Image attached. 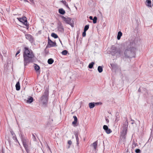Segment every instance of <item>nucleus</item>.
<instances>
[{"label": "nucleus", "mask_w": 153, "mask_h": 153, "mask_svg": "<svg viewBox=\"0 0 153 153\" xmlns=\"http://www.w3.org/2000/svg\"><path fill=\"white\" fill-rule=\"evenodd\" d=\"M70 148V146H68V148Z\"/></svg>", "instance_id": "61"}, {"label": "nucleus", "mask_w": 153, "mask_h": 153, "mask_svg": "<svg viewBox=\"0 0 153 153\" xmlns=\"http://www.w3.org/2000/svg\"><path fill=\"white\" fill-rule=\"evenodd\" d=\"M89 106L90 108H93L95 106L94 102H91L89 103Z\"/></svg>", "instance_id": "23"}, {"label": "nucleus", "mask_w": 153, "mask_h": 153, "mask_svg": "<svg viewBox=\"0 0 153 153\" xmlns=\"http://www.w3.org/2000/svg\"><path fill=\"white\" fill-rule=\"evenodd\" d=\"M110 65L113 69L116 70L117 69V65L116 64L111 63Z\"/></svg>", "instance_id": "18"}, {"label": "nucleus", "mask_w": 153, "mask_h": 153, "mask_svg": "<svg viewBox=\"0 0 153 153\" xmlns=\"http://www.w3.org/2000/svg\"><path fill=\"white\" fill-rule=\"evenodd\" d=\"M31 2H33V0H29Z\"/></svg>", "instance_id": "55"}, {"label": "nucleus", "mask_w": 153, "mask_h": 153, "mask_svg": "<svg viewBox=\"0 0 153 153\" xmlns=\"http://www.w3.org/2000/svg\"><path fill=\"white\" fill-rule=\"evenodd\" d=\"M17 140V138H16V139H15L14 140L15 141H16V140Z\"/></svg>", "instance_id": "60"}, {"label": "nucleus", "mask_w": 153, "mask_h": 153, "mask_svg": "<svg viewBox=\"0 0 153 153\" xmlns=\"http://www.w3.org/2000/svg\"><path fill=\"white\" fill-rule=\"evenodd\" d=\"M103 129L107 134H109L112 132V131L111 129L110 128H108V126L107 125H104L103 126Z\"/></svg>", "instance_id": "9"}, {"label": "nucleus", "mask_w": 153, "mask_h": 153, "mask_svg": "<svg viewBox=\"0 0 153 153\" xmlns=\"http://www.w3.org/2000/svg\"><path fill=\"white\" fill-rule=\"evenodd\" d=\"M23 0L25 2H29L27 0Z\"/></svg>", "instance_id": "52"}, {"label": "nucleus", "mask_w": 153, "mask_h": 153, "mask_svg": "<svg viewBox=\"0 0 153 153\" xmlns=\"http://www.w3.org/2000/svg\"><path fill=\"white\" fill-rule=\"evenodd\" d=\"M146 5L148 7H152V1L151 0H146L145 3Z\"/></svg>", "instance_id": "13"}, {"label": "nucleus", "mask_w": 153, "mask_h": 153, "mask_svg": "<svg viewBox=\"0 0 153 153\" xmlns=\"http://www.w3.org/2000/svg\"><path fill=\"white\" fill-rule=\"evenodd\" d=\"M131 123V124H133L134 123Z\"/></svg>", "instance_id": "63"}, {"label": "nucleus", "mask_w": 153, "mask_h": 153, "mask_svg": "<svg viewBox=\"0 0 153 153\" xmlns=\"http://www.w3.org/2000/svg\"><path fill=\"white\" fill-rule=\"evenodd\" d=\"M152 1H153V4H152V6H153V0H152Z\"/></svg>", "instance_id": "64"}, {"label": "nucleus", "mask_w": 153, "mask_h": 153, "mask_svg": "<svg viewBox=\"0 0 153 153\" xmlns=\"http://www.w3.org/2000/svg\"><path fill=\"white\" fill-rule=\"evenodd\" d=\"M23 56L25 66L30 62H33L35 57L33 51L27 47L24 48Z\"/></svg>", "instance_id": "2"}, {"label": "nucleus", "mask_w": 153, "mask_h": 153, "mask_svg": "<svg viewBox=\"0 0 153 153\" xmlns=\"http://www.w3.org/2000/svg\"><path fill=\"white\" fill-rule=\"evenodd\" d=\"M97 18L96 16H94L93 19V22L94 24H95L97 22Z\"/></svg>", "instance_id": "31"}, {"label": "nucleus", "mask_w": 153, "mask_h": 153, "mask_svg": "<svg viewBox=\"0 0 153 153\" xmlns=\"http://www.w3.org/2000/svg\"><path fill=\"white\" fill-rule=\"evenodd\" d=\"M95 63L94 62H92L90 63L88 66V67L90 69H91L93 68V66L94 65Z\"/></svg>", "instance_id": "28"}, {"label": "nucleus", "mask_w": 153, "mask_h": 153, "mask_svg": "<svg viewBox=\"0 0 153 153\" xmlns=\"http://www.w3.org/2000/svg\"><path fill=\"white\" fill-rule=\"evenodd\" d=\"M111 53L112 56H116L117 58L121 56L122 53L121 52L120 48H117L113 45L111 47Z\"/></svg>", "instance_id": "3"}, {"label": "nucleus", "mask_w": 153, "mask_h": 153, "mask_svg": "<svg viewBox=\"0 0 153 153\" xmlns=\"http://www.w3.org/2000/svg\"><path fill=\"white\" fill-rule=\"evenodd\" d=\"M8 142L9 143V144H10V139H8Z\"/></svg>", "instance_id": "51"}, {"label": "nucleus", "mask_w": 153, "mask_h": 153, "mask_svg": "<svg viewBox=\"0 0 153 153\" xmlns=\"http://www.w3.org/2000/svg\"><path fill=\"white\" fill-rule=\"evenodd\" d=\"M105 119L107 123H108L109 122V120L106 117H105Z\"/></svg>", "instance_id": "47"}, {"label": "nucleus", "mask_w": 153, "mask_h": 153, "mask_svg": "<svg viewBox=\"0 0 153 153\" xmlns=\"http://www.w3.org/2000/svg\"><path fill=\"white\" fill-rule=\"evenodd\" d=\"M65 6L68 8L69 10H70V7H69L67 3L66 2L65 0H62L60 1Z\"/></svg>", "instance_id": "22"}, {"label": "nucleus", "mask_w": 153, "mask_h": 153, "mask_svg": "<svg viewBox=\"0 0 153 153\" xmlns=\"http://www.w3.org/2000/svg\"><path fill=\"white\" fill-rule=\"evenodd\" d=\"M78 36H76V38H77V39H78Z\"/></svg>", "instance_id": "62"}, {"label": "nucleus", "mask_w": 153, "mask_h": 153, "mask_svg": "<svg viewBox=\"0 0 153 153\" xmlns=\"http://www.w3.org/2000/svg\"><path fill=\"white\" fill-rule=\"evenodd\" d=\"M68 144H69V145H71L72 143V141L71 140H68Z\"/></svg>", "instance_id": "43"}, {"label": "nucleus", "mask_w": 153, "mask_h": 153, "mask_svg": "<svg viewBox=\"0 0 153 153\" xmlns=\"http://www.w3.org/2000/svg\"><path fill=\"white\" fill-rule=\"evenodd\" d=\"M17 19L20 22H21V20L22 19V18H17Z\"/></svg>", "instance_id": "45"}, {"label": "nucleus", "mask_w": 153, "mask_h": 153, "mask_svg": "<svg viewBox=\"0 0 153 153\" xmlns=\"http://www.w3.org/2000/svg\"><path fill=\"white\" fill-rule=\"evenodd\" d=\"M16 136H13V139L14 140L15 139H16Z\"/></svg>", "instance_id": "46"}, {"label": "nucleus", "mask_w": 153, "mask_h": 153, "mask_svg": "<svg viewBox=\"0 0 153 153\" xmlns=\"http://www.w3.org/2000/svg\"><path fill=\"white\" fill-rule=\"evenodd\" d=\"M133 142L132 143V148H134L136 147L137 146H138L137 143H136L134 140H133Z\"/></svg>", "instance_id": "33"}, {"label": "nucleus", "mask_w": 153, "mask_h": 153, "mask_svg": "<svg viewBox=\"0 0 153 153\" xmlns=\"http://www.w3.org/2000/svg\"><path fill=\"white\" fill-rule=\"evenodd\" d=\"M32 135H33V140L36 141V137L35 135L33 134H32Z\"/></svg>", "instance_id": "42"}, {"label": "nucleus", "mask_w": 153, "mask_h": 153, "mask_svg": "<svg viewBox=\"0 0 153 153\" xmlns=\"http://www.w3.org/2000/svg\"><path fill=\"white\" fill-rule=\"evenodd\" d=\"M16 89L17 91H19L20 89V83L19 81L17 82L16 85Z\"/></svg>", "instance_id": "17"}, {"label": "nucleus", "mask_w": 153, "mask_h": 153, "mask_svg": "<svg viewBox=\"0 0 153 153\" xmlns=\"http://www.w3.org/2000/svg\"><path fill=\"white\" fill-rule=\"evenodd\" d=\"M15 142H18V143H19V145H20V144H19V141H18V140H16V141H15Z\"/></svg>", "instance_id": "53"}, {"label": "nucleus", "mask_w": 153, "mask_h": 153, "mask_svg": "<svg viewBox=\"0 0 153 153\" xmlns=\"http://www.w3.org/2000/svg\"><path fill=\"white\" fill-rule=\"evenodd\" d=\"M127 130L123 129L121 132V137L122 139H125L126 138Z\"/></svg>", "instance_id": "10"}, {"label": "nucleus", "mask_w": 153, "mask_h": 153, "mask_svg": "<svg viewBox=\"0 0 153 153\" xmlns=\"http://www.w3.org/2000/svg\"><path fill=\"white\" fill-rule=\"evenodd\" d=\"M60 16L62 19V20L64 21L66 23L70 25L72 27H74V23L72 22L73 21H72L71 18L68 17L66 18L62 15L61 16Z\"/></svg>", "instance_id": "6"}, {"label": "nucleus", "mask_w": 153, "mask_h": 153, "mask_svg": "<svg viewBox=\"0 0 153 153\" xmlns=\"http://www.w3.org/2000/svg\"><path fill=\"white\" fill-rule=\"evenodd\" d=\"M21 139L23 146L27 153H31L30 152L32 149V148L28 145V144L29 143L28 141L25 138L23 137L22 136H21Z\"/></svg>", "instance_id": "4"}, {"label": "nucleus", "mask_w": 153, "mask_h": 153, "mask_svg": "<svg viewBox=\"0 0 153 153\" xmlns=\"http://www.w3.org/2000/svg\"><path fill=\"white\" fill-rule=\"evenodd\" d=\"M25 37L26 39L28 40L31 42L33 41V36L30 34H27L25 35Z\"/></svg>", "instance_id": "11"}, {"label": "nucleus", "mask_w": 153, "mask_h": 153, "mask_svg": "<svg viewBox=\"0 0 153 153\" xmlns=\"http://www.w3.org/2000/svg\"><path fill=\"white\" fill-rule=\"evenodd\" d=\"M140 91H141V90H140V88H139L138 89V91L139 92H140Z\"/></svg>", "instance_id": "57"}, {"label": "nucleus", "mask_w": 153, "mask_h": 153, "mask_svg": "<svg viewBox=\"0 0 153 153\" xmlns=\"http://www.w3.org/2000/svg\"><path fill=\"white\" fill-rule=\"evenodd\" d=\"M49 96L48 88H46L42 97L40 98L41 101L44 105L47 104L48 102Z\"/></svg>", "instance_id": "5"}, {"label": "nucleus", "mask_w": 153, "mask_h": 153, "mask_svg": "<svg viewBox=\"0 0 153 153\" xmlns=\"http://www.w3.org/2000/svg\"><path fill=\"white\" fill-rule=\"evenodd\" d=\"M95 105H102V103L100 102H94Z\"/></svg>", "instance_id": "39"}, {"label": "nucleus", "mask_w": 153, "mask_h": 153, "mask_svg": "<svg viewBox=\"0 0 153 153\" xmlns=\"http://www.w3.org/2000/svg\"><path fill=\"white\" fill-rule=\"evenodd\" d=\"M89 25H86L84 27V30L87 31L89 29Z\"/></svg>", "instance_id": "32"}, {"label": "nucleus", "mask_w": 153, "mask_h": 153, "mask_svg": "<svg viewBox=\"0 0 153 153\" xmlns=\"http://www.w3.org/2000/svg\"><path fill=\"white\" fill-rule=\"evenodd\" d=\"M59 39V41L62 44V41H61V40H60V39Z\"/></svg>", "instance_id": "54"}, {"label": "nucleus", "mask_w": 153, "mask_h": 153, "mask_svg": "<svg viewBox=\"0 0 153 153\" xmlns=\"http://www.w3.org/2000/svg\"><path fill=\"white\" fill-rule=\"evenodd\" d=\"M2 153H4V150L3 149V148L1 151Z\"/></svg>", "instance_id": "50"}, {"label": "nucleus", "mask_w": 153, "mask_h": 153, "mask_svg": "<svg viewBox=\"0 0 153 153\" xmlns=\"http://www.w3.org/2000/svg\"><path fill=\"white\" fill-rule=\"evenodd\" d=\"M49 121H51H51H53V119H51V118H50V116H49Z\"/></svg>", "instance_id": "49"}, {"label": "nucleus", "mask_w": 153, "mask_h": 153, "mask_svg": "<svg viewBox=\"0 0 153 153\" xmlns=\"http://www.w3.org/2000/svg\"><path fill=\"white\" fill-rule=\"evenodd\" d=\"M57 28L58 30L62 33H63L64 32V28L61 22H59L58 23Z\"/></svg>", "instance_id": "8"}, {"label": "nucleus", "mask_w": 153, "mask_h": 153, "mask_svg": "<svg viewBox=\"0 0 153 153\" xmlns=\"http://www.w3.org/2000/svg\"><path fill=\"white\" fill-rule=\"evenodd\" d=\"M122 33L121 31H119L118 32L117 37V38L118 40H119L120 39L121 37L122 36Z\"/></svg>", "instance_id": "20"}, {"label": "nucleus", "mask_w": 153, "mask_h": 153, "mask_svg": "<svg viewBox=\"0 0 153 153\" xmlns=\"http://www.w3.org/2000/svg\"><path fill=\"white\" fill-rule=\"evenodd\" d=\"M128 126V122H126L125 123L123 124V130H127V128Z\"/></svg>", "instance_id": "19"}, {"label": "nucleus", "mask_w": 153, "mask_h": 153, "mask_svg": "<svg viewBox=\"0 0 153 153\" xmlns=\"http://www.w3.org/2000/svg\"><path fill=\"white\" fill-rule=\"evenodd\" d=\"M68 53V51L67 50H64L62 51L61 53L63 55H65L67 54Z\"/></svg>", "instance_id": "30"}, {"label": "nucleus", "mask_w": 153, "mask_h": 153, "mask_svg": "<svg viewBox=\"0 0 153 153\" xmlns=\"http://www.w3.org/2000/svg\"><path fill=\"white\" fill-rule=\"evenodd\" d=\"M127 47L123 50V54L121 56L123 59H129L135 58L136 55V48L134 47L135 43L134 40H128L125 43Z\"/></svg>", "instance_id": "1"}, {"label": "nucleus", "mask_w": 153, "mask_h": 153, "mask_svg": "<svg viewBox=\"0 0 153 153\" xmlns=\"http://www.w3.org/2000/svg\"><path fill=\"white\" fill-rule=\"evenodd\" d=\"M24 25L26 26L27 29L28 30L29 28V24L27 23H26Z\"/></svg>", "instance_id": "40"}, {"label": "nucleus", "mask_w": 153, "mask_h": 153, "mask_svg": "<svg viewBox=\"0 0 153 153\" xmlns=\"http://www.w3.org/2000/svg\"><path fill=\"white\" fill-rule=\"evenodd\" d=\"M58 12L60 14L62 15H64L65 13V11L62 8L59 9Z\"/></svg>", "instance_id": "16"}, {"label": "nucleus", "mask_w": 153, "mask_h": 153, "mask_svg": "<svg viewBox=\"0 0 153 153\" xmlns=\"http://www.w3.org/2000/svg\"><path fill=\"white\" fill-rule=\"evenodd\" d=\"M10 131L11 135L13 136H13L16 135L13 131L11 129H10Z\"/></svg>", "instance_id": "34"}, {"label": "nucleus", "mask_w": 153, "mask_h": 153, "mask_svg": "<svg viewBox=\"0 0 153 153\" xmlns=\"http://www.w3.org/2000/svg\"><path fill=\"white\" fill-rule=\"evenodd\" d=\"M86 31L84 30L82 33V36H83V37H85L86 36Z\"/></svg>", "instance_id": "38"}, {"label": "nucleus", "mask_w": 153, "mask_h": 153, "mask_svg": "<svg viewBox=\"0 0 153 153\" xmlns=\"http://www.w3.org/2000/svg\"><path fill=\"white\" fill-rule=\"evenodd\" d=\"M56 46V42L55 41L53 42L52 41L51 39H50L48 37V40L47 45L46 46V49L45 51L46 48H50L51 47H53Z\"/></svg>", "instance_id": "7"}, {"label": "nucleus", "mask_w": 153, "mask_h": 153, "mask_svg": "<svg viewBox=\"0 0 153 153\" xmlns=\"http://www.w3.org/2000/svg\"><path fill=\"white\" fill-rule=\"evenodd\" d=\"M51 36L55 39H56L59 37L57 35L54 33H51Z\"/></svg>", "instance_id": "26"}, {"label": "nucleus", "mask_w": 153, "mask_h": 153, "mask_svg": "<svg viewBox=\"0 0 153 153\" xmlns=\"http://www.w3.org/2000/svg\"><path fill=\"white\" fill-rule=\"evenodd\" d=\"M131 120L132 121V122H134V120L132 119Z\"/></svg>", "instance_id": "58"}, {"label": "nucleus", "mask_w": 153, "mask_h": 153, "mask_svg": "<svg viewBox=\"0 0 153 153\" xmlns=\"http://www.w3.org/2000/svg\"><path fill=\"white\" fill-rule=\"evenodd\" d=\"M33 97L31 96H29L28 98L27 102L29 103H31L33 101Z\"/></svg>", "instance_id": "15"}, {"label": "nucleus", "mask_w": 153, "mask_h": 153, "mask_svg": "<svg viewBox=\"0 0 153 153\" xmlns=\"http://www.w3.org/2000/svg\"><path fill=\"white\" fill-rule=\"evenodd\" d=\"M74 134L76 137V138L78 137V131H75L74 132Z\"/></svg>", "instance_id": "35"}, {"label": "nucleus", "mask_w": 153, "mask_h": 153, "mask_svg": "<svg viewBox=\"0 0 153 153\" xmlns=\"http://www.w3.org/2000/svg\"><path fill=\"white\" fill-rule=\"evenodd\" d=\"M73 118H74V120L72 122V124L74 127L76 126H77L76 124L78 121L77 118L76 116H73Z\"/></svg>", "instance_id": "12"}, {"label": "nucleus", "mask_w": 153, "mask_h": 153, "mask_svg": "<svg viewBox=\"0 0 153 153\" xmlns=\"http://www.w3.org/2000/svg\"><path fill=\"white\" fill-rule=\"evenodd\" d=\"M20 51H21V50L20 49H19V50L17 51V52H16V56H17V55L18 54L20 53Z\"/></svg>", "instance_id": "41"}, {"label": "nucleus", "mask_w": 153, "mask_h": 153, "mask_svg": "<svg viewBox=\"0 0 153 153\" xmlns=\"http://www.w3.org/2000/svg\"><path fill=\"white\" fill-rule=\"evenodd\" d=\"M21 22L24 25H25L26 23H27V21L26 17L25 16H23L22 17Z\"/></svg>", "instance_id": "14"}, {"label": "nucleus", "mask_w": 153, "mask_h": 153, "mask_svg": "<svg viewBox=\"0 0 153 153\" xmlns=\"http://www.w3.org/2000/svg\"><path fill=\"white\" fill-rule=\"evenodd\" d=\"M116 117L115 121H118L119 120L120 116L119 115V113L118 112H117L115 115Z\"/></svg>", "instance_id": "24"}, {"label": "nucleus", "mask_w": 153, "mask_h": 153, "mask_svg": "<svg viewBox=\"0 0 153 153\" xmlns=\"http://www.w3.org/2000/svg\"><path fill=\"white\" fill-rule=\"evenodd\" d=\"M89 19L91 20H93V17L92 16H90L89 17Z\"/></svg>", "instance_id": "48"}, {"label": "nucleus", "mask_w": 153, "mask_h": 153, "mask_svg": "<svg viewBox=\"0 0 153 153\" xmlns=\"http://www.w3.org/2000/svg\"><path fill=\"white\" fill-rule=\"evenodd\" d=\"M35 66L34 67L35 70H36V71L37 72H39V71L40 67L39 66L37 65V64H34Z\"/></svg>", "instance_id": "21"}, {"label": "nucleus", "mask_w": 153, "mask_h": 153, "mask_svg": "<svg viewBox=\"0 0 153 153\" xmlns=\"http://www.w3.org/2000/svg\"><path fill=\"white\" fill-rule=\"evenodd\" d=\"M48 147L49 150L51 151V149L48 146Z\"/></svg>", "instance_id": "56"}, {"label": "nucleus", "mask_w": 153, "mask_h": 153, "mask_svg": "<svg viewBox=\"0 0 153 153\" xmlns=\"http://www.w3.org/2000/svg\"><path fill=\"white\" fill-rule=\"evenodd\" d=\"M97 70L100 73H101L103 71V68L102 66H99L98 67Z\"/></svg>", "instance_id": "29"}, {"label": "nucleus", "mask_w": 153, "mask_h": 153, "mask_svg": "<svg viewBox=\"0 0 153 153\" xmlns=\"http://www.w3.org/2000/svg\"><path fill=\"white\" fill-rule=\"evenodd\" d=\"M131 120L132 121V122H134V120L132 119Z\"/></svg>", "instance_id": "59"}, {"label": "nucleus", "mask_w": 153, "mask_h": 153, "mask_svg": "<svg viewBox=\"0 0 153 153\" xmlns=\"http://www.w3.org/2000/svg\"><path fill=\"white\" fill-rule=\"evenodd\" d=\"M76 144L77 146H79V138L78 137H77V138H76Z\"/></svg>", "instance_id": "37"}, {"label": "nucleus", "mask_w": 153, "mask_h": 153, "mask_svg": "<svg viewBox=\"0 0 153 153\" xmlns=\"http://www.w3.org/2000/svg\"><path fill=\"white\" fill-rule=\"evenodd\" d=\"M135 152L136 153H140L141 150L139 149H137L135 150Z\"/></svg>", "instance_id": "36"}, {"label": "nucleus", "mask_w": 153, "mask_h": 153, "mask_svg": "<svg viewBox=\"0 0 153 153\" xmlns=\"http://www.w3.org/2000/svg\"><path fill=\"white\" fill-rule=\"evenodd\" d=\"M17 19L20 22H21V20L22 19V18H17Z\"/></svg>", "instance_id": "44"}, {"label": "nucleus", "mask_w": 153, "mask_h": 153, "mask_svg": "<svg viewBox=\"0 0 153 153\" xmlns=\"http://www.w3.org/2000/svg\"><path fill=\"white\" fill-rule=\"evenodd\" d=\"M93 146L94 147V149L96 150L97 146V141H95L93 143Z\"/></svg>", "instance_id": "27"}, {"label": "nucleus", "mask_w": 153, "mask_h": 153, "mask_svg": "<svg viewBox=\"0 0 153 153\" xmlns=\"http://www.w3.org/2000/svg\"><path fill=\"white\" fill-rule=\"evenodd\" d=\"M54 62L53 59L52 58H50L48 60V64L51 65Z\"/></svg>", "instance_id": "25"}]
</instances>
